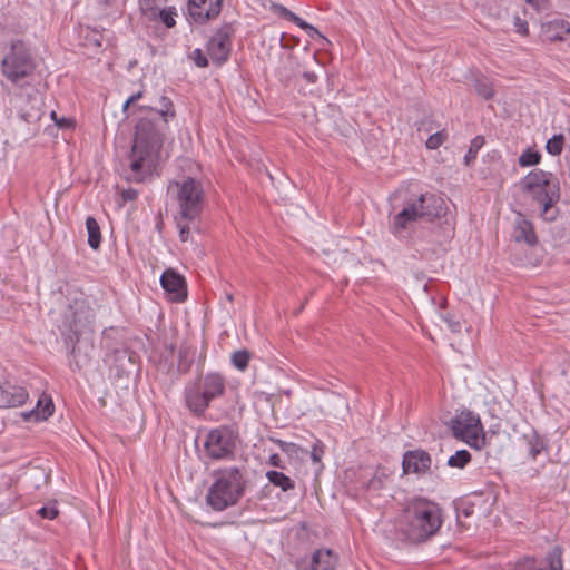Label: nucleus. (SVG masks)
Segmentation results:
<instances>
[{
	"label": "nucleus",
	"mask_w": 570,
	"mask_h": 570,
	"mask_svg": "<svg viewBox=\"0 0 570 570\" xmlns=\"http://www.w3.org/2000/svg\"><path fill=\"white\" fill-rule=\"evenodd\" d=\"M163 145L160 131L147 118L136 126V135L130 153L131 179L142 181L155 169Z\"/></svg>",
	"instance_id": "f257e3e1"
},
{
	"label": "nucleus",
	"mask_w": 570,
	"mask_h": 570,
	"mask_svg": "<svg viewBox=\"0 0 570 570\" xmlns=\"http://www.w3.org/2000/svg\"><path fill=\"white\" fill-rule=\"evenodd\" d=\"M402 532L412 542H424L440 530L441 508L426 499H414L404 509Z\"/></svg>",
	"instance_id": "f03ea898"
},
{
	"label": "nucleus",
	"mask_w": 570,
	"mask_h": 570,
	"mask_svg": "<svg viewBox=\"0 0 570 570\" xmlns=\"http://www.w3.org/2000/svg\"><path fill=\"white\" fill-rule=\"evenodd\" d=\"M522 191L540 209V215L544 220L556 219L558 209L556 204L560 199V184L558 178L541 169L530 171L521 180Z\"/></svg>",
	"instance_id": "7ed1b4c3"
},
{
	"label": "nucleus",
	"mask_w": 570,
	"mask_h": 570,
	"mask_svg": "<svg viewBox=\"0 0 570 570\" xmlns=\"http://www.w3.org/2000/svg\"><path fill=\"white\" fill-rule=\"evenodd\" d=\"M246 480L238 468H228L214 473L206 502L215 511H223L235 505L244 495Z\"/></svg>",
	"instance_id": "20e7f679"
},
{
	"label": "nucleus",
	"mask_w": 570,
	"mask_h": 570,
	"mask_svg": "<svg viewBox=\"0 0 570 570\" xmlns=\"http://www.w3.org/2000/svg\"><path fill=\"white\" fill-rule=\"evenodd\" d=\"M445 202L432 193L421 194L416 199L406 203L404 208L393 217L392 232L399 235L410 224L420 219L433 220L445 214Z\"/></svg>",
	"instance_id": "39448f33"
},
{
	"label": "nucleus",
	"mask_w": 570,
	"mask_h": 570,
	"mask_svg": "<svg viewBox=\"0 0 570 570\" xmlns=\"http://www.w3.org/2000/svg\"><path fill=\"white\" fill-rule=\"evenodd\" d=\"M224 392L225 379L218 373H207L186 387V404L191 412L202 415L209 403Z\"/></svg>",
	"instance_id": "423d86ee"
},
{
	"label": "nucleus",
	"mask_w": 570,
	"mask_h": 570,
	"mask_svg": "<svg viewBox=\"0 0 570 570\" xmlns=\"http://www.w3.org/2000/svg\"><path fill=\"white\" fill-rule=\"evenodd\" d=\"M167 190L177 200L181 219L193 222L200 215L204 204L200 181L187 177L181 181H170Z\"/></svg>",
	"instance_id": "0eeeda50"
},
{
	"label": "nucleus",
	"mask_w": 570,
	"mask_h": 570,
	"mask_svg": "<svg viewBox=\"0 0 570 570\" xmlns=\"http://www.w3.org/2000/svg\"><path fill=\"white\" fill-rule=\"evenodd\" d=\"M453 436L469 446L480 450L485 444V435L480 417L471 411H461L450 421Z\"/></svg>",
	"instance_id": "6e6552de"
},
{
	"label": "nucleus",
	"mask_w": 570,
	"mask_h": 570,
	"mask_svg": "<svg viewBox=\"0 0 570 570\" xmlns=\"http://www.w3.org/2000/svg\"><path fill=\"white\" fill-rule=\"evenodd\" d=\"M33 69V62L23 46L20 43L12 45L11 51L2 61L3 75L12 82H17L28 77Z\"/></svg>",
	"instance_id": "1a4fd4ad"
},
{
	"label": "nucleus",
	"mask_w": 570,
	"mask_h": 570,
	"mask_svg": "<svg viewBox=\"0 0 570 570\" xmlns=\"http://www.w3.org/2000/svg\"><path fill=\"white\" fill-rule=\"evenodd\" d=\"M236 445L234 433L227 428L212 430L205 441L204 449L213 460L227 459L233 455Z\"/></svg>",
	"instance_id": "9d476101"
},
{
	"label": "nucleus",
	"mask_w": 570,
	"mask_h": 570,
	"mask_svg": "<svg viewBox=\"0 0 570 570\" xmlns=\"http://www.w3.org/2000/svg\"><path fill=\"white\" fill-rule=\"evenodd\" d=\"M94 322L95 311L87 298L75 299L65 315V325L75 335L86 330L91 331Z\"/></svg>",
	"instance_id": "9b49d317"
},
{
	"label": "nucleus",
	"mask_w": 570,
	"mask_h": 570,
	"mask_svg": "<svg viewBox=\"0 0 570 570\" xmlns=\"http://www.w3.org/2000/svg\"><path fill=\"white\" fill-rule=\"evenodd\" d=\"M234 28L230 23H225L218 28L207 43V55L213 63L220 66L227 61L232 50V37Z\"/></svg>",
	"instance_id": "f8f14e48"
},
{
	"label": "nucleus",
	"mask_w": 570,
	"mask_h": 570,
	"mask_svg": "<svg viewBox=\"0 0 570 570\" xmlns=\"http://www.w3.org/2000/svg\"><path fill=\"white\" fill-rule=\"evenodd\" d=\"M223 8V0H188L187 11L193 22L205 24L216 19Z\"/></svg>",
	"instance_id": "ddd939ff"
},
{
	"label": "nucleus",
	"mask_w": 570,
	"mask_h": 570,
	"mask_svg": "<svg viewBox=\"0 0 570 570\" xmlns=\"http://www.w3.org/2000/svg\"><path fill=\"white\" fill-rule=\"evenodd\" d=\"M160 284L170 301L181 303L187 298L186 281L175 269H166L160 277Z\"/></svg>",
	"instance_id": "4468645a"
},
{
	"label": "nucleus",
	"mask_w": 570,
	"mask_h": 570,
	"mask_svg": "<svg viewBox=\"0 0 570 570\" xmlns=\"http://www.w3.org/2000/svg\"><path fill=\"white\" fill-rule=\"evenodd\" d=\"M432 464V459L430 454L421 449L411 450L404 453L402 466L403 472L405 474L415 473L423 474L426 473Z\"/></svg>",
	"instance_id": "2eb2a0df"
},
{
	"label": "nucleus",
	"mask_w": 570,
	"mask_h": 570,
	"mask_svg": "<svg viewBox=\"0 0 570 570\" xmlns=\"http://www.w3.org/2000/svg\"><path fill=\"white\" fill-rule=\"evenodd\" d=\"M511 237L514 242L524 243L528 246H535L538 243V237L532 223L521 213L517 214Z\"/></svg>",
	"instance_id": "dca6fc26"
},
{
	"label": "nucleus",
	"mask_w": 570,
	"mask_h": 570,
	"mask_svg": "<svg viewBox=\"0 0 570 570\" xmlns=\"http://www.w3.org/2000/svg\"><path fill=\"white\" fill-rule=\"evenodd\" d=\"M28 399L26 389L9 382L0 386V407H17L24 404Z\"/></svg>",
	"instance_id": "f3484780"
},
{
	"label": "nucleus",
	"mask_w": 570,
	"mask_h": 570,
	"mask_svg": "<svg viewBox=\"0 0 570 570\" xmlns=\"http://www.w3.org/2000/svg\"><path fill=\"white\" fill-rule=\"evenodd\" d=\"M541 31L548 41H562L570 35V23L562 18H554L542 23Z\"/></svg>",
	"instance_id": "a211bd4d"
},
{
	"label": "nucleus",
	"mask_w": 570,
	"mask_h": 570,
	"mask_svg": "<svg viewBox=\"0 0 570 570\" xmlns=\"http://www.w3.org/2000/svg\"><path fill=\"white\" fill-rule=\"evenodd\" d=\"M337 563V557L330 549H320L312 556L313 570H333Z\"/></svg>",
	"instance_id": "6ab92c4d"
},
{
	"label": "nucleus",
	"mask_w": 570,
	"mask_h": 570,
	"mask_svg": "<svg viewBox=\"0 0 570 570\" xmlns=\"http://www.w3.org/2000/svg\"><path fill=\"white\" fill-rule=\"evenodd\" d=\"M142 13L150 20L159 19L167 28H173L176 24L175 17L177 16V12L174 7L160 9V6H159L156 9L155 14H151L149 12H142Z\"/></svg>",
	"instance_id": "aec40b11"
},
{
	"label": "nucleus",
	"mask_w": 570,
	"mask_h": 570,
	"mask_svg": "<svg viewBox=\"0 0 570 570\" xmlns=\"http://www.w3.org/2000/svg\"><path fill=\"white\" fill-rule=\"evenodd\" d=\"M86 228L88 233V244L92 249H98L101 243L100 227L97 220L89 216L86 219Z\"/></svg>",
	"instance_id": "412c9836"
},
{
	"label": "nucleus",
	"mask_w": 570,
	"mask_h": 570,
	"mask_svg": "<svg viewBox=\"0 0 570 570\" xmlns=\"http://www.w3.org/2000/svg\"><path fill=\"white\" fill-rule=\"evenodd\" d=\"M544 566L529 570H562L561 550L554 547L546 557Z\"/></svg>",
	"instance_id": "4be33fe9"
},
{
	"label": "nucleus",
	"mask_w": 570,
	"mask_h": 570,
	"mask_svg": "<svg viewBox=\"0 0 570 570\" xmlns=\"http://www.w3.org/2000/svg\"><path fill=\"white\" fill-rule=\"evenodd\" d=\"M266 478L273 485L281 488L283 491L294 489V481L283 472L268 471Z\"/></svg>",
	"instance_id": "5701e85b"
},
{
	"label": "nucleus",
	"mask_w": 570,
	"mask_h": 570,
	"mask_svg": "<svg viewBox=\"0 0 570 570\" xmlns=\"http://www.w3.org/2000/svg\"><path fill=\"white\" fill-rule=\"evenodd\" d=\"M474 89L476 94L485 100H489L494 96L492 82L489 81L485 77L475 79Z\"/></svg>",
	"instance_id": "b1692460"
},
{
	"label": "nucleus",
	"mask_w": 570,
	"mask_h": 570,
	"mask_svg": "<svg viewBox=\"0 0 570 570\" xmlns=\"http://www.w3.org/2000/svg\"><path fill=\"white\" fill-rule=\"evenodd\" d=\"M194 362L193 353L187 347H181L178 352L177 372L179 374L187 373Z\"/></svg>",
	"instance_id": "393cba45"
},
{
	"label": "nucleus",
	"mask_w": 570,
	"mask_h": 570,
	"mask_svg": "<svg viewBox=\"0 0 570 570\" xmlns=\"http://www.w3.org/2000/svg\"><path fill=\"white\" fill-rule=\"evenodd\" d=\"M471 461V454L466 450L456 451L448 460V465L451 468L463 469Z\"/></svg>",
	"instance_id": "a878e982"
},
{
	"label": "nucleus",
	"mask_w": 570,
	"mask_h": 570,
	"mask_svg": "<svg viewBox=\"0 0 570 570\" xmlns=\"http://www.w3.org/2000/svg\"><path fill=\"white\" fill-rule=\"evenodd\" d=\"M483 145H484V137H482V136H476L475 138H473L471 140L469 150H468L466 155L464 156V164L466 166H470L471 163L474 161L479 150L482 148Z\"/></svg>",
	"instance_id": "bb28decb"
},
{
	"label": "nucleus",
	"mask_w": 570,
	"mask_h": 570,
	"mask_svg": "<svg viewBox=\"0 0 570 570\" xmlns=\"http://www.w3.org/2000/svg\"><path fill=\"white\" fill-rule=\"evenodd\" d=\"M540 159L541 155L539 151L528 148L520 155L518 163L521 167H529L539 164Z\"/></svg>",
	"instance_id": "cd10ccee"
},
{
	"label": "nucleus",
	"mask_w": 570,
	"mask_h": 570,
	"mask_svg": "<svg viewBox=\"0 0 570 570\" xmlns=\"http://www.w3.org/2000/svg\"><path fill=\"white\" fill-rule=\"evenodd\" d=\"M250 353L247 350H239L232 354V363L239 371L248 367Z\"/></svg>",
	"instance_id": "c85d7f7f"
},
{
	"label": "nucleus",
	"mask_w": 570,
	"mask_h": 570,
	"mask_svg": "<svg viewBox=\"0 0 570 570\" xmlns=\"http://www.w3.org/2000/svg\"><path fill=\"white\" fill-rule=\"evenodd\" d=\"M448 137L449 135L445 129L439 130L428 138V140L425 141V146L428 149L431 150L438 149L448 140Z\"/></svg>",
	"instance_id": "c756f323"
},
{
	"label": "nucleus",
	"mask_w": 570,
	"mask_h": 570,
	"mask_svg": "<svg viewBox=\"0 0 570 570\" xmlns=\"http://www.w3.org/2000/svg\"><path fill=\"white\" fill-rule=\"evenodd\" d=\"M564 137L563 135H554L547 141L546 149L550 155H560L563 149Z\"/></svg>",
	"instance_id": "7c9ffc66"
},
{
	"label": "nucleus",
	"mask_w": 570,
	"mask_h": 570,
	"mask_svg": "<svg viewBox=\"0 0 570 570\" xmlns=\"http://www.w3.org/2000/svg\"><path fill=\"white\" fill-rule=\"evenodd\" d=\"M160 104H161L160 110H158V111L155 110V112L159 114L163 117L164 122L166 124L168 121V118H167L168 116H170V117L175 116L174 106H173L171 100L167 97H163L160 100Z\"/></svg>",
	"instance_id": "2f4dec72"
},
{
	"label": "nucleus",
	"mask_w": 570,
	"mask_h": 570,
	"mask_svg": "<svg viewBox=\"0 0 570 570\" xmlns=\"http://www.w3.org/2000/svg\"><path fill=\"white\" fill-rule=\"evenodd\" d=\"M141 12L156 13V9L166 2V0H138Z\"/></svg>",
	"instance_id": "473e14b6"
},
{
	"label": "nucleus",
	"mask_w": 570,
	"mask_h": 570,
	"mask_svg": "<svg viewBox=\"0 0 570 570\" xmlns=\"http://www.w3.org/2000/svg\"><path fill=\"white\" fill-rule=\"evenodd\" d=\"M190 58L191 60L195 62V65L199 68H205L208 66V59L207 57L204 55V52L202 51V49H195L191 53H190Z\"/></svg>",
	"instance_id": "72a5a7b5"
},
{
	"label": "nucleus",
	"mask_w": 570,
	"mask_h": 570,
	"mask_svg": "<svg viewBox=\"0 0 570 570\" xmlns=\"http://www.w3.org/2000/svg\"><path fill=\"white\" fill-rule=\"evenodd\" d=\"M513 27L515 32L527 36L529 33L528 21L519 16L513 18Z\"/></svg>",
	"instance_id": "f704fd0d"
},
{
	"label": "nucleus",
	"mask_w": 570,
	"mask_h": 570,
	"mask_svg": "<svg viewBox=\"0 0 570 570\" xmlns=\"http://www.w3.org/2000/svg\"><path fill=\"white\" fill-rule=\"evenodd\" d=\"M37 513L43 518V519H49V520H52L55 519L57 515H58V509L56 505H47V507H42L40 508Z\"/></svg>",
	"instance_id": "c9c22d12"
},
{
	"label": "nucleus",
	"mask_w": 570,
	"mask_h": 570,
	"mask_svg": "<svg viewBox=\"0 0 570 570\" xmlns=\"http://www.w3.org/2000/svg\"><path fill=\"white\" fill-rule=\"evenodd\" d=\"M184 219L177 218V227L179 228V238L181 242H187L189 238V226L183 223Z\"/></svg>",
	"instance_id": "e433bc0d"
},
{
	"label": "nucleus",
	"mask_w": 570,
	"mask_h": 570,
	"mask_svg": "<svg viewBox=\"0 0 570 570\" xmlns=\"http://www.w3.org/2000/svg\"><path fill=\"white\" fill-rule=\"evenodd\" d=\"M324 453L322 442L317 440V442L313 445L311 458L314 462H321L322 455Z\"/></svg>",
	"instance_id": "4c0bfd02"
},
{
	"label": "nucleus",
	"mask_w": 570,
	"mask_h": 570,
	"mask_svg": "<svg viewBox=\"0 0 570 570\" xmlns=\"http://www.w3.org/2000/svg\"><path fill=\"white\" fill-rule=\"evenodd\" d=\"M53 412V404L51 400H49L46 404V406L40 411L37 409V416L39 419L46 420L48 416H50Z\"/></svg>",
	"instance_id": "58836bf2"
},
{
	"label": "nucleus",
	"mask_w": 570,
	"mask_h": 570,
	"mask_svg": "<svg viewBox=\"0 0 570 570\" xmlns=\"http://www.w3.org/2000/svg\"><path fill=\"white\" fill-rule=\"evenodd\" d=\"M383 474H375L367 483V489L380 490L383 487Z\"/></svg>",
	"instance_id": "ea45409f"
},
{
	"label": "nucleus",
	"mask_w": 570,
	"mask_h": 570,
	"mask_svg": "<svg viewBox=\"0 0 570 570\" xmlns=\"http://www.w3.org/2000/svg\"><path fill=\"white\" fill-rule=\"evenodd\" d=\"M289 21L294 22L296 26H298L299 28H302L304 30H308V31L312 30V31L317 32L314 27H312L311 24L305 22L303 19H301L296 14H295V18H292Z\"/></svg>",
	"instance_id": "a19ab883"
},
{
	"label": "nucleus",
	"mask_w": 570,
	"mask_h": 570,
	"mask_svg": "<svg viewBox=\"0 0 570 570\" xmlns=\"http://www.w3.org/2000/svg\"><path fill=\"white\" fill-rule=\"evenodd\" d=\"M137 196H138L137 190H135L132 188L125 189L121 193V198H122L124 202L135 200L137 198Z\"/></svg>",
	"instance_id": "79ce46f5"
},
{
	"label": "nucleus",
	"mask_w": 570,
	"mask_h": 570,
	"mask_svg": "<svg viewBox=\"0 0 570 570\" xmlns=\"http://www.w3.org/2000/svg\"><path fill=\"white\" fill-rule=\"evenodd\" d=\"M443 320L448 323V326L450 327V330L452 332H460L461 330V324L458 322V321H453L451 317L449 316H443Z\"/></svg>",
	"instance_id": "37998d69"
},
{
	"label": "nucleus",
	"mask_w": 570,
	"mask_h": 570,
	"mask_svg": "<svg viewBox=\"0 0 570 570\" xmlns=\"http://www.w3.org/2000/svg\"><path fill=\"white\" fill-rule=\"evenodd\" d=\"M541 452V446L539 445V442L531 444L529 450V455L532 458V460H535L539 453Z\"/></svg>",
	"instance_id": "c03bdc74"
},
{
	"label": "nucleus",
	"mask_w": 570,
	"mask_h": 570,
	"mask_svg": "<svg viewBox=\"0 0 570 570\" xmlns=\"http://www.w3.org/2000/svg\"><path fill=\"white\" fill-rule=\"evenodd\" d=\"M141 96H142V92H141V91H139V92H137V94H135V95H131V96L126 100V102H125V105H124V108H122V109H124V111H126V110L128 109V107H129L131 104H134L135 101H137Z\"/></svg>",
	"instance_id": "a18cd8bd"
},
{
	"label": "nucleus",
	"mask_w": 570,
	"mask_h": 570,
	"mask_svg": "<svg viewBox=\"0 0 570 570\" xmlns=\"http://www.w3.org/2000/svg\"><path fill=\"white\" fill-rule=\"evenodd\" d=\"M72 124L73 121L71 119L65 117L58 118V120H56V125L60 128H68L72 126Z\"/></svg>",
	"instance_id": "49530a36"
},
{
	"label": "nucleus",
	"mask_w": 570,
	"mask_h": 570,
	"mask_svg": "<svg viewBox=\"0 0 570 570\" xmlns=\"http://www.w3.org/2000/svg\"><path fill=\"white\" fill-rule=\"evenodd\" d=\"M279 9V13L283 18L287 19V20H291L292 18H295V13H293L291 10H288L287 8L283 7V6H279L278 7Z\"/></svg>",
	"instance_id": "de8ad7c7"
},
{
	"label": "nucleus",
	"mask_w": 570,
	"mask_h": 570,
	"mask_svg": "<svg viewBox=\"0 0 570 570\" xmlns=\"http://www.w3.org/2000/svg\"><path fill=\"white\" fill-rule=\"evenodd\" d=\"M275 443L279 446V449L284 452L287 448H297L295 443L285 442L282 440H275Z\"/></svg>",
	"instance_id": "09e8293b"
},
{
	"label": "nucleus",
	"mask_w": 570,
	"mask_h": 570,
	"mask_svg": "<svg viewBox=\"0 0 570 570\" xmlns=\"http://www.w3.org/2000/svg\"><path fill=\"white\" fill-rule=\"evenodd\" d=\"M525 1L537 9H542L546 7L548 0H525Z\"/></svg>",
	"instance_id": "8fccbe9b"
},
{
	"label": "nucleus",
	"mask_w": 570,
	"mask_h": 570,
	"mask_svg": "<svg viewBox=\"0 0 570 570\" xmlns=\"http://www.w3.org/2000/svg\"><path fill=\"white\" fill-rule=\"evenodd\" d=\"M303 77L304 79H306L307 82L309 83H315L316 80H317V76L314 73V72H311V71H305L303 73Z\"/></svg>",
	"instance_id": "3c124183"
},
{
	"label": "nucleus",
	"mask_w": 570,
	"mask_h": 570,
	"mask_svg": "<svg viewBox=\"0 0 570 570\" xmlns=\"http://www.w3.org/2000/svg\"><path fill=\"white\" fill-rule=\"evenodd\" d=\"M269 463L274 466H281V458L278 454H273L269 458Z\"/></svg>",
	"instance_id": "603ef678"
},
{
	"label": "nucleus",
	"mask_w": 570,
	"mask_h": 570,
	"mask_svg": "<svg viewBox=\"0 0 570 570\" xmlns=\"http://www.w3.org/2000/svg\"><path fill=\"white\" fill-rule=\"evenodd\" d=\"M51 118L56 121L58 120V116L55 111L51 112Z\"/></svg>",
	"instance_id": "864d4df0"
},
{
	"label": "nucleus",
	"mask_w": 570,
	"mask_h": 570,
	"mask_svg": "<svg viewBox=\"0 0 570 570\" xmlns=\"http://www.w3.org/2000/svg\"><path fill=\"white\" fill-rule=\"evenodd\" d=\"M226 298H227L229 302H233V299H234L233 294H227V295H226Z\"/></svg>",
	"instance_id": "5fc2aeb1"
},
{
	"label": "nucleus",
	"mask_w": 570,
	"mask_h": 570,
	"mask_svg": "<svg viewBox=\"0 0 570 570\" xmlns=\"http://www.w3.org/2000/svg\"><path fill=\"white\" fill-rule=\"evenodd\" d=\"M296 448H287L286 453L293 452Z\"/></svg>",
	"instance_id": "6e6d98bb"
}]
</instances>
